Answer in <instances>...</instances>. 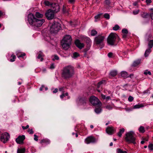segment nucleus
<instances>
[{"mask_svg": "<svg viewBox=\"0 0 153 153\" xmlns=\"http://www.w3.org/2000/svg\"><path fill=\"white\" fill-rule=\"evenodd\" d=\"M74 74L73 67L71 65L66 66L63 68L61 73L62 77L65 79L71 77Z\"/></svg>", "mask_w": 153, "mask_h": 153, "instance_id": "obj_1", "label": "nucleus"}, {"mask_svg": "<svg viewBox=\"0 0 153 153\" xmlns=\"http://www.w3.org/2000/svg\"><path fill=\"white\" fill-rule=\"evenodd\" d=\"M28 21L30 25L36 27H40L45 22L44 19L36 18L32 13H30L28 15Z\"/></svg>", "mask_w": 153, "mask_h": 153, "instance_id": "obj_2", "label": "nucleus"}, {"mask_svg": "<svg viewBox=\"0 0 153 153\" xmlns=\"http://www.w3.org/2000/svg\"><path fill=\"white\" fill-rule=\"evenodd\" d=\"M119 38L115 33H112L110 34L107 39L108 45L111 46H116L118 42Z\"/></svg>", "mask_w": 153, "mask_h": 153, "instance_id": "obj_3", "label": "nucleus"}, {"mask_svg": "<svg viewBox=\"0 0 153 153\" xmlns=\"http://www.w3.org/2000/svg\"><path fill=\"white\" fill-rule=\"evenodd\" d=\"M72 38L71 36H65L61 42V45L63 48L65 50H67L69 48L71 45Z\"/></svg>", "mask_w": 153, "mask_h": 153, "instance_id": "obj_4", "label": "nucleus"}, {"mask_svg": "<svg viewBox=\"0 0 153 153\" xmlns=\"http://www.w3.org/2000/svg\"><path fill=\"white\" fill-rule=\"evenodd\" d=\"M136 135L133 131L128 132L126 134L125 140L129 143H132L135 144L136 143Z\"/></svg>", "mask_w": 153, "mask_h": 153, "instance_id": "obj_5", "label": "nucleus"}, {"mask_svg": "<svg viewBox=\"0 0 153 153\" xmlns=\"http://www.w3.org/2000/svg\"><path fill=\"white\" fill-rule=\"evenodd\" d=\"M60 24L58 22L53 23L51 27L50 31L51 33H56L61 29Z\"/></svg>", "mask_w": 153, "mask_h": 153, "instance_id": "obj_6", "label": "nucleus"}, {"mask_svg": "<svg viewBox=\"0 0 153 153\" xmlns=\"http://www.w3.org/2000/svg\"><path fill=\"white\" fill-rule=\"evenodd\" d=\"M105 38V36H102L101 34L98 35L95 38L94 42L97 45H102Z\"/></svg>", "mask_w": 153, "mask_h": 153, "instance_id": "obj_7", "label": "nucleus"}, {"mask_svg": "<svg viewBox=\"0 0 153 153\" xmlns=\"http://www.w3.org/2000/svg\"><path fill=\"white\" fill-rule=\"evenodd\" d=\"M89 101L94 106H100L101 104L98 98L94 96L90 97Z\"/></svg>", "mask_w": 153, "mask_h": 153, "instance_id": "obj_8", "label": "nucleus"}, {"mask_svg": "<svg viewBox=\"0 0 153 153\" xmlns=\"http://www.w3.org/2000/svg\"><path fill=\"white\" fill-rule=\"evenodd\" d=\"M51 9L48 10L45 13L46 18L48 20H51L54 18L55 13Z\"/></svg>", "mask_w": 153, "mask_h": 153, "instance_id": "obj_9", "label": "nucleus"}, {"mask_svg": "<svg viewBox=\"0 0 153 153\" xmlns=\"http://www.w3.org/2000/svg\"><path fill=\"white\" fill-rule=\"evenodd\" d=\"M10 137V135L8 133L5 132L1 135V140L4 143H5L8 140Z\"/></svg>", "mask_w": 153, "mask_h": 153, "instance_id": "obj_10", "label": "nucleus"}, {"mask_svg": "<svg viewBox=\"0 0 153 153\" xmlns=\"http://www.w3.org/2000/svg\"><path fill=\"white\" fill-rule=\"evenodd\" d=\"M97 141L95 138L92 136L88 137L85 140V142L87 144H89L90 143H94Z\"/></svg>", "mask_w": 153, "mask_h": 153, "instance_id": "obj_11", "label": "nucleus"}, {"mask_svg": "<svg viewBox=\"0 0 153 153\" xmlns=\"http://www.w3.org/2000/svg\"><path fill=\"white\" fill-rule=\"evenodd\" d=\"M52 10L55 13H57L59 11L60 7L59 5L55 3H53L51 4V7Z\"/></svg>", "mask_w": 153, "mask_h": 153, "instance_id": "obj_12", "label": "nucleus"}, {"mask_svg": "<svg viewBox=\"0 0 153 153\" xmlns=\"http://www.w3.org/2000/svg\"><path fill=\"white\" fill-rule=\"evenodd\" d=\"M25 139V135L19 136L16 139V141L17 143L20 144L23 143V141Z\"/></svg>", "mask_w": 153, "mask_h": 153, "instance_id": "obj_13", "label": "nucleus"}, {"mask_svg": "<svg viewBox=\"0 0 153 153\" xmlns=\"http://www.w3.org/2000/svg\"><path fill=\"white\" fill-rule=\"evenodd\" d=\"M75 44L76 46L79 49H81L84 46V45L83 43H81L79 40L78 39H76L75 42Z\"/></svg>", "mask_w": 153, "mask_h": 153, "instance_id": "obj_14", "label": "nucleus"}, {"mask_svg": "<svg viewBox=\"0 0 153 153\" xmlns=\"http://www.w3.org/2000/svg\"><path fill=\"white\" fill-rule=\"evenodd\" d=\"M115 129L112 126H109L106 129V131L107 133L110 134H112L114 133Z\"/></svg>", "mask_w": 153, "mask_h": 153, "instance_id": "obj_15", "label": "nucleus"}, {"mask_svg": "<svg viewBox=\"0 0 153 153\" xmlns=\"http://www.w3.org/2000/svg\"><path fill=\"white\" fill-rule=\"evenodd\" d=\"M141 16L144 19H147L150 17V14L144 12H142L140 13Z\"/></svg>", "mask_w": 153, "mask_h": 153, "instance_id": "obj_16", "label": "nucleus"}, {"mask_svg": "<svg viewBox=\"0 0 153 153\" xmlns=\"http://www.w3.org/2000/svg\"><path fill=\"white\" fill-rule=\"evenodd\" d=\"M79 102L83 105H85L86 104L87 101V98L85 97L81 98L79 100Z\"/></svg>", "mask_w": 153, "mask_h": 153, "instance_id": "obj_17", "label": "nucleus"}, {"mask_svg": "<svg viewBox=\"0 0 153 153\" xmlns=\"http://www.w3.org/2000/svg\"><path fill=\"white\" fill-rule=\"evenodd\" d=\"M44 56V55L42 52L41 51H40L39 53L38 56H37V58L38 59H40V61H42L43 60V57Z\"/></svg>", "mask_w": 153, "mask_h": 153, "instance_id": "obj_18", "label": "nucleus"}, {"mask_svg": "<svg viewBox=\"0 0 153 153\" xmlns=\"http://www.w3.org/2000/svg\"><path fill=\"white\" fill-rule=\"evenodd\" d=\"M121 76L124 78H126L129 77V76L127 72L126 71H123L121 73Z\"/></svg>", "mask_w": 153, "mask_h": 153, "instance_id": "obj_19", "label": "nucleus"}, {"mask_svg": "<svg viewBox=\"0 0 153 153\" xmlns=\"http://www.w3.org/2000/svg\"><path fill=\"white\" fill-rule=\"evenodd\" d=\"M125 131L124 128H123L120 129L119 131L117 133V135L119 137H121L122 136V134Z\"/></svg>", "mask_w": 153, "mask_h": 153, "instance_id": "obj_20", "label": "nucleus"}, {"mask_svg": "<svg viewBox=\"0 0 153 153\" xmlns=\"http://www.w3.org/2000/svg\"><path fill=\"white\" fill-rule=\"evenodd\" d=\"M151 52V49H148L146 50L144 53V56L146 57H147L149 54Z\"/></svg>", "mask_w": 153, "mask_h": 153, "instance_id": "obj_21", "label": "nucleus"}, {"mask_svg": "<svg viewBox=\"0 0 153 153\" xmlns=\"http://www.w3.org/2000/svg\"><path fill=\"white\" fill-rule=\"evenodd\" d=\"M117 74V71H112L110 73V75L112 76H114Z\"/></svg>", "mask_w": 153, "mask_h": 153, "instance_id": "obj_22", "label": "nucleus"}, {"mask_svg": "<svg viewBox=\"0 0 153 153\" xmlns=\"http://www.w3.org/2000/svg\"><path fill=\"white\" fill-rule=\"evenodd\" d=\"M36 17L38 18H42L43 16V15L39 12H36L35 14Z\"/></svg>", "mask_w": 153, "mask_h": 153, "instance_id": "obj_23", "label": "nucleus"}, {"mask_svg": "<svg viewBox=\"0 0 153 153\" xmlns=\"http://www.w3.org/2000/svg\"><path fill=\"white\" fill-rule=\"evenodd\" d=\"M95 112L98 114L100 113L101 111V109L100 107L96 108L94 109Z\"/></svg>", "mask_w": 153, "mask_h": 153, "instance_id": "obj_24", "label": "nucleus"}, {"mask_svg": "<svg viewBox=\"0 0 153 153\" xmlns=\"http://www.w3.org/2000/svg\"><path fill=\"white\" fill-rule=\"evenodd\" d=\"M44 4L46 6H50L51 7V4H52L53 3H51L49 1H48L45 0L44 1Z\"/></svg>", "mask_w": 153, "mask_h": 153, "instance_id": "obj_25", "label": "nucleus"}, {"mask_svg": "<svg viewBox=\"0 0 153 153\" xmlns=\"http://www.w3.org/2000/svg\"><path fill=\"white\" fill-rule=\"evenodd\" d=\"M102 13H100L98 14L97 15L95 16L94 18L95 19V22H97V20L99 19L100 16L102 15Z\"/></svg>", "mask_w": 153, "mask_h": 153, "instance_id": "obj_26", "label": "nucleus"}, {"mask_svg": "<svg viewBox=\"0 0 153 153\" xmlns=\"http://www.w3.org/2000/svg\"><path fill=\"white\" fill-rule=\"evenodd\" d=\"M140 63V60H138L134 61L133 64L132 66L134 67H135L139 65Z\"/></svg>", "mask_w": 153, "mask_h": 153, "instance_id": "obj_27", "label": "nucleus"}, {"mask_svg": "<svg viewBox=\"0 0 153 153\" xmlns=\"http://www.w3.org/2000/svg\"><path fill=\"white\" fill-rule=\"evenodd\" d=\"M85 41L86 43H88L89 44V46H90V44L91 42V39L89 38L86 37L85 38Z\"/></svg>", "mask_w": 153, "mask_h": 153, "instance_id": "obj_28", "label": "nucleus"}, {"mask_svg": "<svg viewBox=\"0 0 153 153\" xmlns=\"http://www.w3.org/2000/svg\"><path fill=\"white\" fill-rule=\"evenodd\" d=\"M50 142V141L46 139H43L40 142V143L41 144L42 143H49Z\"/></svg>", "mask_w": 153, "mask_h": 153, "instance_id": "obj_29", "label": "nucleus"}, {"mask_svg": "<svg viewBox=\"0 0 153 153\" xmlns=\"http://www.w3.org/2000/svg\"><path fill=\"white\" fill-rule=\"evenodd\" d=\"M97 32L95 30H92L91 32V35L93 36H95L97 34Z\"/></svg>", "mask_w": 153, "mask_h": 153, "instance_id": "obj_30", "label": "nucleus"}, {"mask_svg": "<svg viewBox=\"0 0 153 153\" xmlns=\"http://www.w3.org/2000/svg\"><path fill=\"white\" fill-rule=\"evenodd\" d=\"M148 46L150 49L152 48L153 46V40H150L148 43Z\"/></svg>", "mask_w": 153, "mask_h": 153, "instance_id": "obj_31", "label": "nucleus"}, {"mask_svg": "<svg viewBox=\"0 0 153 153\" xmlns=\"http://www.w3.org/2000/svg\"><path fill=\"white\" fill-rule=\"evenodd\" d=\"M140 132L142 133H143L145 132V130L144 127L140 126L139 129Z\"/></svg>", "mask_w": 153, "mask_h": 153, "instance_id": "obj_32", "label": "nucleus"}, {"mask_svg": "<svg viewBox=\"0 0 153 153\" xmlns=\"http://www.w3.org/2000/svg\"><path fill=\"white\" fill-rule=\"evenodd\" d=\"M68 92H66L65 93H62V94L61 95H60V97L61 99H62L64 98V97L68 96Z\"/></svg>", "mask_w": 153, "mask_h": 153, "instance_id": "obj_33", "label": "nucleus"}, {"mask_svg": "<svg viewBox=\"0 0 153 153\" xmlns=\"http://www.w3.org/2000/svg\"><path fill=\"white\" fill-rule=\"evenodd\" d=\"M117 153H128L126 151H123L120 149H117Z\"/></svg>", "mask_w": 153, "mask_h": 153, "instance_id": "obj_34", "label": "nucleus"}, {"mask_svg": "<svg viewBox=\"0 0 153 153\" xmlns=\"http://www.w3.org/2000/svg\"><path fill=\"white\" fill-rule=\"evenodd\" d=\"M144 106L143 104H138L135 105L134 106V108H140L143 107Z\"/></svg>", "mask_w": 153, "mask_h": 153, "instance_id": "obj_35", "label": "nucleus"}, {"mask_svg": "<svg viewBox=\"0 0 153 153\" xmlns=\"http://www.w3.org/2000/svg\"><path fill=\"white\" fill-rule=\"evenodd\" d=\"M10 57H11V58H11L10 59V61L11 62H14L15 61V59L16 58V56L13 54H12L11 55Z\"/></svg>", "mask_w": 153, "mask_h": 153, "instance_id": "obj_36", "label": "nucleus"}, {"mask_svg": "<svg viewBox=\"0 0 153 153\" xmlns=\"http://www.w3.org/2000/svg\"><path fill=\"white\" fill-rule=\"evenodd\" d=\"M25 149H18L17 150V153H24L25 152Z\"/></svg>", "mask_w": 153, "mask_h": 153, "instance_id": "obj_37", "label": "nucleus"}, {"mask_svg": "<svg viewBox=\"0 0 153 153\" xmlns=\"http://www.w3.org/2000/svg\"><path fill=\"white\" fill-rule=\"evenodd\" d=\"M79 56V54L78 53L76 52H75L73 53L72 57L75 58Z\"/></svg>", "mask_w": 153, "mask_h": 153, "instance_id": "obj_38", "label": "nucleus"}, {"mask_svg": "<svg viewBox=\"0 0 153 153\" xmlns=\"http://www.w3.org/2000/svg\"><path fill=\"white\" fill-rule=\"evenodd\" d=\"M120 28V27L117 25H115L113 27V29L114 30H117Z\"/></svg>", "mask_w": 153, "mask_h": 153, "instance_id": "obj_39", "label": "nucleus"}, {"mask_svg": "<svg viewBox=\"0 0 153 153\" xmlns=\"http://www.w3.org/2000/svg\"><path fill=\"white\" fill-rule=\"evenodd\" d=\"M16 55L18 58H19L20 57H23L24 56H25V53H23L19 55L18 53H17Z\"/></svg>", "mask_w": 153, "mask_h": 153, "instance_id": "obj_40", "label": "nucleus"}, {"mask_svg": "<svg viewBox=\"0 0 153 153\" xmlns=\"http://www.w3.org/2000/svg\"><path fill=\"white\" fill-rule=\"evenodd\" d=\"M122 32L124 34H127L128 33V30L126 28H124L122 30Z\"/></svg>", "mask_w": 153, "mask_h": 153, "instance_id": "obj_41", "label": "nucleus"}, {"mask_svg": "<svg viewBox=\"0 0 153 153\" xmlns=\"http://www.w3.org/2000/svg\"><path fill=\"white\" fill-rule=\"evenodd\" d=\"M149 149L150 150H153V144L150 143L148 146Z\"/></svg>", "mask_w": 153, "mask_h": 153, "instance_id": "obj_42", "label": "nucleus"}, {"mask_svg": "<svg viewBox=\"0 0 153 153\" xmlns=\"http://www.w3.org/2000/svg\"><path fill=\"white\" fill-rule=\"evenodd\" d=\"M63 12L64 13H68V10L66 9V7L63 5Z\"/></svg>", "mask_w": 153, "mask_h": 153, "instance_id": "obj_43", "label": "nucleus"}, {"mask_svg": "<svg viewBox=\"0 0 153 153\" xmlns=\"http://www.w3.org/2000/svg\"><path fill=\"white\" fill-rule=\"evenodd\" d=\"M104 16L105 18L107 19H109L110 18L109 15L108 13L105 14L104 15Z\"/></svg>", "mask_w": 153, "mask_h": 153, "instance_id": "obj_44", "label": "nucleus"}, {"mask_svg": "<svg viewBox=\"0 0 153 153\" xmlns=\"http://www.w3.org/2000/svg\"><path fill=\"white\" fill-rule=\"evenodd\" d=\"M105 82L104 80H102L100 82H98L97 85V87L98 88H99L100 85H101L102 84L103 82Z\"/></svg>", "mask_w": 153, "mask_h": 153, "instance_id": "obj_45", "label": "nucleus"}, {"mask_svg": "<svg viewBox=\"0 0 153 153\" xmlns=\"http://www.w3.org/2000/svg\"><path fill=\"white\" fill-rule=\"evenodd\" d=\"M133 99H134L133 97L131 96H130L128 98V100L129 102L132 101L133 100Z\"/></svg>", "mask_w": 153, "mask_h": 153, "instance_id": "obj_46", "label": "nucleus"}, {"mask_svg": "<svg viewBox=\"0 0 153 153\" xmlns=\"http://www.w3.org/2000/svg\"><path fill=\"white\" fill-rule=\"evenodd\" d=\"M27 132L30 134H32L34 133L32 129H30L29 128L27 130Z\"/></svg>", "mask_w": 153, "mask_h": 153, "instance_id": "obj_47", "label": "nucleus"}, {"mask_svg": "<svg viewBox=\"0 0 153 153\" xmlns=\"http://www.w3.org/2000/svg\"><path fill=\"white\" fill-rule=\"evenodd\" d=\"M105 4L106 5H109L110 3V0H105Z\"/></svg>", "mask_w": 153, "mask_h": 153, "instance_id": "obj_48", "label": "nucleus"}, {"mask_svg": "<svg viewBox=\"0 0 153 153\" xmlns=\"http://www.w3.org/2000/svg\"><path fill=\"white\" fill-rule=\"evenodd\" d=\"M59 59V57L57 55H55L54 57L52 59V60L53 61H54L55 60H58Z\"/></svg>", "mask_w": 153, "mask_h": 153, "instance_id": "obj_49", "label": "nucleus"}, {"mask_svg": "<svg viewBox=\"0 0 153 153\" xmlns=\"http://www.w3.org/2000/svg\"><path fill=\"white\" fill-rule=\"evenodd\" d=\"M64 87H62L59 88V90L60 91H62V93L64 92Z\"/></svg>", "mask_w": 153, "mask_h": 153, "instance_id": "obj_50", "label": "nucleus"}, {"mask_svg": "<svg viewBox=\"0 0 153 153\" xmlns=\"http://www.w3.org/2000/svg\"><path fill=\"white\" fill-rule=\"evenodd\" d=\"M34 139L35 140L37 141L38 140V137L36 135V134H34Z\"/></svg>", "mask_w": 153, "mask_h": 153, "instance_id": "obj_51", "label": "nucleus"}, {"mask_svg": "<svg viewBox=\"0 0 153 153\" xmlns=\"http://www.w3.org/2000/svg\"><path fill=\"white\" fill-rule=\"evenodd\" d=\"M29 127V126L27 125L25 127L24 126H22V128L23 130H25L27 129Z\"/></svg>", "mask_w": 153, "mask_h": 153, "instance_id": "obj_52", "label": "nucleus"}, {"mask_svg": "<svg viewBox=\"0 0 153 153\" xmlns=\"http://www.w3.org/2000/svg\"><path fill=\"white\" fill-rule=\"evenodd\" d=\"M144 74L145 75H147V74H149V75H151V72L150 71H149L148 72L146 71L144 72Z\"/></svg>", "mask_w": 153, "mask_h": 153, "instance_id": "obj_53", "label": "nucleus"}, {"mask_svg": "<svg viewBox=\"0 0 153 153\" xmlns=\"http://www.w3.org/2000/svg\"><path fill=\"white\" fill-rule=\"evenodd\" d=\"M113 54L112 53L110 52L108 54V56L109 57H111L112 56H113Z\"/></svg>", "mask_w": 153, "mask_h": 153, "instance_id": "obj_54", "label": "nucleus"}, {"mask_svg": "<svg viewBox=\"0 0 153 153\" xmlns=\"http://www.w3.org/2000/svg\"><path fill=\"white\" fill-rule=\"evenodd\" d=\"M150 16L151 19L153 20V11L150 14Z\"/></svg>", "mask_w": 153, "mask_h": 153, "instance_id": "obj_55", "label": "nucleus"}, {"mask_svg": "<svg viewBox=\"0 0 153 153\" xmlns=\"http://www.w3.org/2000/svg\"><path fill=\"white\" fill-rule=\"evenodd\" d=\"M139 11L138 10H137L136 11H133V13L134 15H136L138 13Z\"/></svg>", "mask_w": 153, "mask_h": 153, "instance_id": "obj_56", "label": "nucleus"}, {"mask_svg": "<svg viewBox=\"0 0 153 153\" xmlns=\"http://www.w3.org/2000/svg\"><path fill=\"white\" fill-rule=\"evenodd\" d=\"M146 2L147 4H148L151 3L152 1L151 0H146Z\"/></svg>", "mask_w": 153, "mask_h": 153, "instance_id": "obj_57", "label": "nucleus"}, {"mask_svg": "<svg viewBox=\"0 0 153 153\" xmlns=\"http://www.w3.org/2000/svg\"><path fill=\"white\" fill-rule=\"evenodd\" d=\"M54 64H52L50 67V68L51 69H54Z\"/></svg>", "mask_w": 153, "mask_h": 153, "instance_id": "obj_58", "label": "nucleus"}, {"mask_svg": "<svg viewBox=\"0 0 153 153\" xmlns=\"http://www.w3.org/2000/svg\"><path fill=\"white\" fill-rule=\"evenodd\" d=\"M58 91V89L57 88H55L54 90L53 91V93H56Z\"/></svg>", "mask_w": 153, "mask_h": 153, "instance_id": "obj_59", "label": "nucleus"}, {"mask_svg": "<svg viewBox=\"0 0 153 153\" xmlns=\"http://www.w3.org/2000/svg\"><path fill=\"white\" fill-rule=\"evenodd\" d=\"M106 108L108 109H111L112 108V107L110 105H108L106 106Z\"/></svg>", "mask_w": 153, "mask_h": 153, "instance_id": "obj_60", "label": "nucleus"}, {"mask_svg": "<svg viewBox=\"0 0 153 153\" xmlns=\"http://www.w3.org/2000/svg\"><path fill=\"white\" fill-rule=\"evenodd\" d=\"M103 99H106V96L105 95H104L103 94H101V95Z\"/></svg>", "mask_w": 153, "mask_h": 153, "instance_id": "obj_61", "label": "nucleus"}, {"mask_svg": "<svg viewBox=\"0 0 153 153\" xmlns=\"http://www.w3.org/2000/svg\"><path fill=\"white\" fill-rule=\"evenodd\" d=\"M90 49V48L89 47L85 49L84 50V52H86L87 51H88Z\"/></svg>", "mask_w": 153, "mask_h": 153, "instance_id": "obj_62", "label": "nucleus"}, {"mask_svg": "<svg viewBox=\"0 0 153 153\" xmlns=\"http://www.w3.org/2000/svg\"><path fill=\"white\" fill-rule=\"evenodd\" d=\"M72 23H73V22H72L71 21V22H70V24L71 25V26H73L75 27V25H74V24H72Z\"/></svg>", "mask_w": 153, "mask_h": 153, "instance_id": "obj_63", "label": "nucleus"}, {"mask_svg": "<svg viewBox=\"0 0 153 153\" xmlns=\"http://www.w3.org/2000/svg\"><path fill=\"white\" fill-rule=\"evenodd\" d=\"M126 36H126V34H124L123 35V37L124 38H126Z\"/></svg>", "mask_w": 153, "mask_h": 153, "instance_id": "obj_64", "label": "nucleus"}]
</instances>
